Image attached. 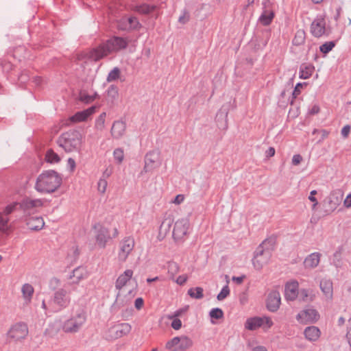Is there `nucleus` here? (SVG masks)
<instances>
[{
	"label": "nucleus",
	"instance_id": "f257e3e1",
	"mask_svg": "<svg viewBox=\"0 0 351 351\" xmlns=\"http://www.w3.org/2000/svg\"><path fill=\"white\" fill-rule=\"evenodd\" d=\"M128 45V40L125 38L113 36L98 47L93 48L87 53L88 58L93 61H98L107 56L117 53L125 49Z\"/></svg>",
	"mask_w": 351,
	"mask_h": 351
},
{
	"label": "nucleus",
	"instance_id": "f03ea898",
	"mask_svg": "<svg viewBox=\"0 0 351 351\" xmlns=\"http://www.w3.org/2000/svg\"><path fill=\"white\" fill-rule=\"evenodd\" d=\"M62 184V177L53 170H47L40 173L35 184V189L42 193H51Z\"/></svg>",
	"mask_w": 351,
	"mask_h": 351
},
{
	"label": "nucleus",
	"instance_id": "7ed1b4c3",
	"mask_svg": "<svg viewBox=\"0 0 351 351\" xmlns=\"http://www.w3.org/2000/svg\"><path fill=\"white\" fill-rule=\"evenodd\" d=\"M82 143L81 133L75 130L63 133L58 139V145L66 152L78 151Z\"/></svg>",
	"mask_w": 351,
	"mask_h": 351
},
{
	"label": "nucleus",
	"instance_id": "20e7f679",
	"mask_svg": "<svg viewBox=\"0 0 351 351\" xmlns=\"http://www.w3.org/2000/svg\"><path fill=\"white\" fill-rule=\"evenodd\" d=\"M272 245L271 239L265 240L256 249L254 258L252 260L253 265L256 270L261 269L270 261L271 257V250L267 248L268 245Z\"/></svg>",
	"mask_w": 351,
	"mask_h": 351
},
{
	"label": "nucleus",
	"instance_id": "39448f33",
	"mask_svg": "<svg viewBox=\"0 0 351 351\" xmlns=\"http://www.w3.org/2000/svg\"><path fill=\"white\" fill-rule=\"evenodd\" d=\"M86 321V314L83 310H79L62 325V330L66 333L78 332Z\"/></svg>",
	"mask_w": 351,
	"mask_h": 351
},
{
	"label": "nucleus",
	"instance_id": "423d86ee",
	"mask_svg": "<svg viewBox=\"0 0 351 351\" xmlns=\"http://www.w3.org/2000/svg\"><path fill=\"white\" fill-rule=\"evenodd\" d=\"M136 242L132 236L123 237L118 245L117 259L120 263H125L128 257L133 254Z\"/></svg>",
	"mask_w": 351,
	"mask_h": 351
},
{
	"label": "nucleus",
	"instance_id": "0eeeda50",
	"mask_svg": "<svg viewBox=\"0 0 351 351\" xmlns=\"http://www.w3.org/2000/svg\"><path fill=\"white\" fill-rule=\"evenodd\" d=\"M193 345V341L187 335L177 336L167 341L165 348L169 351H186Z\"/></svg>",
	"mask_w": 351,
	"mask_h": 351
},
{
	"label": "nucleus",
	"instance_id": "6e6552de",
	"mask_svg": "<svg viewBox=\"0 0 351 351\" xmlns=\"http://www.w3.org/2000/svg\"><path fill=\"white\" fill-rule=\"evenodd\" d=\"M131 330L132 326L128 323H116L108 328L104 337L108 341H114L128 335Z\"/></svg>",
	"mask_w": 351,
	"mask_h": 351
},
{
	"label": "nucleus",
	"instance_id": "1a4fd4ad",
	"mask_svg": "<svg viewBox=\"0 0 351 351\" xmlns=\"http://www.w3.org/2000/svg\"><path fill=\"white\" fill-rule=\"evenodd\" d=\"M29 330L27 325L23 322L13 324L7 332V338L14 342L22 341L28 335Z\"/></svg>",
	"mask_w": 351,
	"mask_h": 351
},
{
	"label": "nucleus",
	"instance_id": "9d476101",
	"mask_svg": "<svg viewBox=\"0 0 351 351\" xmlns=\"http://www.w3.org/2000/svg\"><path fill=\"white\" fill-rule=\"evenodd\" d=\"M310 29L311 33L314 37L320 38L328 36L330 34V29L326 27V15H317L313 21Z\"/></svg>",
	"mask_w": 351,
	"mask_h": 351
},
{
	"label": "nucleus",
	"instance_id": "9b49d317",
	"mask_svg": "<svg viewBox=\"0 0 351 351\" xmlns=\"http://www.w3.org/2000/svg\"><path fill=\"white\" fill-rule=\"evenodd\" d=\"M68 287L64 285L63 288L58 289L53 293L52 302L58 310L65 308L71 302L69 292L66 289Z\"/></svg>",
	"mask_w": 351,
	"mask_h": 351
},
{
	"label": "nucleus",
	"instance_id": "f8f14e48",
	"mask_svg": "<svg viewBox=\"0 0 351 351\" xmlns=\"http://www.w3.org/2000/svg\"><path fill=\"white\" fill-rule=\"evenodd\" d=\"M262 5L263 11L258 18V22L264 26H267L271 23L275 16L274 4L271 0H263Z\"/></svg>",
	"mask_w": 351,
	"mask_h": 351
},
{
	"label": "nucleus",
	"instance_id": "ddd939ff",
	"mask_svg": "<svg viewBox=\"0 0 351 351\" xmlns=\"http://www.w3.org/2000/svg\"><path fill=\"white\" fill-rule=\"evenodd\" d=\"M133 274V270L126 269L118 276L115 282V288L119 291L117 296V302H119L120 298L123 294L125 289L130 285Z\"/></svg>",
	"mask_w": 351,
	"mask_h": 351
},
{
	"label": "nucleus",
	"instance_id": "4468645a",
	"mask_svg": "<svg viewBox=\"0 0 351 351\" xmlns=\"http://www.w3.org/2000/svg\"><path fill=\"white\" fill-rule=\"evenodd\" d=\"M190 226L189 220L187 218H182L177 220L174 224L173 237L176 241H181L186 237Z\"/></svg>",
	"mask_w": 351,
	"mask_h": 351
},
{
	"label": "nucleus",
	"instance_id": "2eb2a0df",
	"mask_svg": "<svg viewBox=\"0 0 351 351\" xmlns=\"http://www.w3.org/2000/svg\"><path fill=\"white\" fill-rule=\"evenodd\" d=\"M160 151L156 149L149 151L147 153L145 157V165L142 173L152 172L155 169L158 168L160 165Z\"/></svg>",
	"mask_w": 351,
	"mask_h": 351
},
{
	"label": "nucleus",
	"instance_id": "dca6fc26",
	"mask_svg": "<svg viewBox=\"0 0 351 351\" xmlns=\"http://www.w3.org/2000/svg\"><path fill=\"white\" fill-rule=\"evenodd\" d=\"M296 319L303 324L315 323L319 319V314L317 310L309 308L300 311L297 315Z\"/></svg>",
	"mask_w": 351,
	"mask_h": 351
},
{
	"label": "nucleus",
	"instance_id": "f3484780",
	"mask_svg": "<svg viewBox=\"0 0 351 351\" xmlns=\"http://www.w3.org/2000/svg\"><path fill=\"white\" fill-rule=\"evenodd\" d=\"M88 273L86 268L83 267H78L73 269L67 278L69 280L67 284L69 286H73L78 285L82 280L88 278Z\"/></svg>",
	"mask_w": 351,
	"mask_h": 351
},
{
	"label": "nucleus",
	"instance_id": "a211bd4d",
	"mask_svg": "<svg viewBox=\"0 0 351 351\" xmlns=\"http://www.w3.org/2000/svg\"><path fill=\"white\" fill-rule=\"evenodd\" d=\"M343 197V191L340 189H335L330 191L327 197V205L330 211H335L341 204Z\"/></svg>",
	"mask_w": 351,
	"mask_h": 351
},
{
	"label": "nucleus",
	"instance_id": "6ab92c4d",
	"mask_svg": "<svg viewBox=\"0 0 351 351\" xmlns=\"http://www.w3.org/2000/svg\"><path fill=\"white\" fill-rule=\"evenodd\" d=\"M96 230L95 239L97 245L101 248H104L108 241L111 239L109 230L107 228L97 224L95 226Z\"/></svg>",
	"mask_w": 351,
	"mask_h": 351
},
{
	"label": "nucleus",
	"instance_id": "aec40b11",
	"mask_svg": "<svg viewBox=\"0 0 351 351\" xmlns=\"http://www.w3.org/2000/svg\"><path fill=\"white\" fill-rule=\"evenodd\" d=\"M280 294L278 291H271L267 299V308L271 312H276L280 307Z\"/></svg>",
	"mask_w": 351,
	"mask_h": 351
},
{
	"label": "nucleus",
	"instance_id": "412c9836",
	"mask_svg": "<svg viewBox=\"0 0 351 351\" xmlns=\"http://www.w3.org/2000/svg\"><path fill=\"white\" fill-rule=\"evenodd\" d=\"M43 201L41 199H24L21 203H19L20 208L23 210L24 213H29L32 210L43 206Z\"/></svg>",
	"mask_w": 351,
	"mask_h": 351
},
{
	"label": "nucleus",
	"instance_id": "4be33fe9",
	"mask_svg": "<svg viewBox=\"0 0 351 351\" xmlns=\"http://www.w3.org/2000/svg\"><path fill=\"white\" fill-rule=\"evenodd\" d=\"M299 284L297 281L293 280L289 282L285 285V294L288 300H294L298 295Z\"/></svg>",
	"mask_w": 351,
	"mask_h": 351
},
{
	"label": "nucleus",
	"instance_id": "5701e85b",
	"mask_svg": "<svg viewBox=\"0 0 351 351\" xmlns=\"http://www.w3.org/2000/svg\"><path fill=\"white\" fill-rule=\"evenodd\" d=\"M126 130V123L122 120L115 121L111 128V134L114 138H120L122 137Z\"/></svg>",
	"mask_w": 351,
	"mask_h": 351
},
{
	"label": "nucleus",
	"instance_id": "b1692460",
	"mask_svg": "<svg viewBox=\"0 0 351 351\" xmlns=\"http://www.w3.org/2000/svg\"><path fill=\"white\" fill-rule=\"evenodd\" d=\"M95 106H91L84 110L77 112L70 118V120L72 122L85 121L90 116L95 113Z\"/></svg>",
	"mask_w": 351,
	"mask_h": 351
},
{
	"label": "nucleus",
	"instance_id": "393cba45",
	"mask_svg": "<svg viewBox=\"0 0 351 351\" xmlns=\"http://www.w3.org/2000/svg\"><path fill=\"white\" fill-rule=\"evenodd\" d=\"M319 287L327 300H332L333 297V285L330 279L324 278L320 281Z\"/></svg>",
	"mask_w": 351,
	"mask_h": 351
},
{
	"label": "nucleus",
	"instance_id": "a878e982",
	"mask_svg": "<svg viewBox=\"0 0 351 351\" xmlns=\"http://www.w3.org/2000/svg\"><path fill=\"white\" fill-rule=\"evenodd\" d=\"M304 335L308 341L315 342L320 337L321 331L317 326H311L304 329Z\"/></svg>",
	"mask_w": 351,
	"mask_h": 351
},
{
	"label": "nucleus",
	"instance_id": "bb28decb",
	"mask_svg": "<svg viewBox=\"0 0 351 351\" xmlns=\"http://www.w3.org/2000/svg\"><path fill=\"white\" fill-rule=\"evenodd\" d=\"M173 223V218L171 215L166 217L160 226L158 237L162 239L169 232L171 226Z\"/></svg>",
	"mask_w": 351,
	"mask_h": 351
},
{
	"label": "nucleus",
	"instance_id": "cd10ccee",
	"mask_svg": "<svg viewBox=\"0 0 351 351\" xmlns=\"http://www.w3.org/2000/svg\"><path fill=\"white\" fill-rule=\"evenodd\" d=\"M21 293L24 304L29 305L34 293V288L31 284L25 283L21 287Z\"/></svg>",
	"mask_w": 351,
	"mask_h": 351
},
{
	"label": "nucleus",
	"instance_id": "c85d7f7f",
	"mask_svg": "<svg viewBox=\"0 0 351 351\" xmlns=\"http://www.w3.org/2000/svg\"><path fill=\"white\" fill-rule=\"evenodd\" d=\"M321 254L313 252L309 254L304 261V266L306 269L315 268L320 262Z\"/></svg>",
	"mask_w": 351,
	"mask_h": 351
},
{
	"label": "nucleus",
	"instance_id": "c756f323",
	"mask_svg": "<svg viewBox=\"0 0 351 351\" xmlns=\"http://www.w3.org/2000/svg\"><path fill=\"white\" fill-rule=\"evenodd\" d=\"M26 224L32 230H40L43 228L45 222L41 217H30L26 219Z\"/></svg>",
	"mask_w": 351,
	"mask_h": 351
},
{
	"label": "nucleus",
	"instance_id": "7c9ffc66",
	"mask_svg": "<svg viewBox=\"0 0 351 351\" xmlns=\"http://www.w3.org/2000/svg\"><path fill=\"white\" fill-rule=\"evenodd\" d=\"M261 327V317L248 318L245 323V328L249 330H256Z\"/></svg>",
	"mask_w": 351,
	"mask_h": 351
},
{
	"label": "nucleus",
	"instance_id": "2f4dec72",
	"mask_svg": "<svg viewBox=\"0 0 351 351\" xmlns=\"http://www.w3.org/2000/svg\"><path fill=\"white\" fill-rule=\"evenodd\" d=\"M315 67L312 64H302L300 69V77L308 79L313 73Z\"/></svg>",
	"mask_w": 351,
	"mask_h": 351
},
{
	"label": "nucleus",
	"instance_id": "473e14b6",
	"mask_svg": "<svg viewBox=\"0 0 351 351\" xmlns=\"http://www.w3.org/2000/svg\"><path fill=\"white\" fill-rule=\"evenodd\" d=\"M10 217L6 216L3 212H0V230L7 232L10 230Z\"/></svg>",
	"mask_w": 351,
	"mask_h": 351
},
{
	"label": "nucleus",
	"instance_id": "72a5a7b5",
	"mask_svg": "<svg viewBox=\"0 0 351 351\" xmlns=\"http://www.w3.org/2000/svg\"><path fill=\"white\" fill-rule=\"evenodd\" d=\"M305 32L303 29H299L296 32L295 35L293 39V43L295 45L299 46L302 45L305 41Z\"/></svg>",
	"mask_w": 351,
	"mask_h": 351
},
{
	"label": "nucleus",
	"instance_id": "f704fd0d",
	"mask_svg": "<svg viewBox=\"0 0 351 351\" xmlns=\"http://www.w3.org/2000/svg\"><path fill=\"white\" fill-rule=\"evenodd\" d=\"M203 292V289L199 287L191 288L188 290V294L189 296L195 299H202L204 297Z\"/></svg>",
	"mask_w": 351,
	"mask_h": 351
},
{
	"label": "nucleus",
	"instance_id": "c9c22d12",
	"mask_svg": "<svg viewBox=\"0 0 351 351\" xmlns=\"http://www.w3.org/2000/svg\"><path fill=\"white\" fill-rule=\"evenodd\" d=\"M45 159L49 163H58L60 161V156L52 149H49L46 152Z\"/></svg>",
	"mask_w": 351,
	"mask_h": 351
},
{
	"label": "nucleus",
	"instance_id": "e433bc0d",
	"mask_svg": "<svg viewBox=\"0 0 351 351\" xmlns=\"http://www.w3.org/2000/svg\"><path fill=\"white\" fill-rule=\"evenodd\" d=\"M128 22L129 23V30H138L141 27V23L135 16L128 17Z\"/></svg>",
	"mask_w": 351,
	"mask_h": 351
},
{
	"label": "nucleus",
	"instance_id": "4c0bfd02",
	"mask_svg": "<svg viewBox=\"0 0 351 351\" xmlns=\"http://www.w3.org/2000/svg\"><path fill=\"white\" fill-rule=\"evenodd\" d=\"M180 267L178 263L175 262H169L168 263V274L171 279L179 272Z\"/></svg>",
	"mask_w": 351,
	"mask_h": 351
},
{
	"label": "nucleus",
	"instance_id": "58836bf2",
	"mask_svg": "<svg viewBox=\"0 0 351 351\" xmlns=\"http://www.w3.org/2000/svg\"><path fill=\"white\" fill-rule=\"evenodd\" d=\"M121 74V71L118 67H114L112 70L110 71V72L108 73L107 76V82H111L113 81L117 80Z\"/></svg>",
	"mask_w": 351,
	"mask_h": 351
},
{
	"label": "nucleus",
	"instance_id": "ea45409f",
	"mask_svg": "<svg viewBox=\"0 0 351 351\" xmlns=\"http://www.w3.org/2000/svg\"><path fill=\"white\" fill-rule=\"evenodd\" d=\"M106 112H102L96 119L95 121V128L98 130H104L105 127V121H106Z\"/></svg>",
	"mask_w": 351,
	"mask_h": 351
},
{
	"label": "nucleus",
	"instance_id": "a19ab883",
	"mask_svg": "<svg viewBox=\"0 0 351 351\" xmlns=\"http://www.w3.org/2000/svg\"><path fill=\"white\" fill-rule=\"evenodd\" d=\"M155 6L148 4H143L136 7V10L141 14H148L153 12Z\"/></svg>",
	"mask_w": 351,
	"mask_h": 351
},
{
	"label": "nucleus",
	"instance_id": "79ce46f5",
	"mask_svg": "<svg viewBox=\"0 0 351 351\" xmlns=\"http://www.w3.org/2000/svg\"><path fill=\"white\" fill-rule=\"evenodd\" d=\"M274 322L269 317H261V328L265 331L268 330L273 326Z\"/></svg>",
	"mask_w": 351,
	"mask_h": 351
},
{
	"label": "nucleus",
	"instance_id": "37998d69",
	"mask_svg": "<svg viewBox=\"0 0 351 351\" xmlns=\"http://www.w3.org/2000/svg\"><path fill=\"white\" fill-rule=\"evenodd\" d=\"M108 186V182L105 178H101L97 182V191L100 194H104Z\"/></svg>",
	"mask_w": 351,
	"mask_h": 351
},
{
	"label": "nucleus",
	"instance_id": "c03bdc74",
	"mask_svg": "<svg viewBox=\"0 0 351 351\" xmlns=\"http://www.w3.org/2000/svg\"><path fill=\"white\" fill-rule=\"evenodd\" d=\"M335 46V43L333 41L326 42L319 47V50L323 53H328Z\"/></svg>",
	"mask_w": 351,
	"mask_h": 351
},
{
	"label": "nucleus",
	"instance_id": "a18cd8bd",
	"mask_svg": "<svg viewBox=\"0 0 351 351\" xmlns=\"http://www.w3.org/2000/svg\"><path fill=\"white\" fill-rule=\"evenodd\" d=\"M211 319H219L223 317V312L219 308H212L209 313Z\"/></svg>",
	"mask_w": 351,
	"mask_h": 351
},
{
	"label": "nucleus",
	"instance_id": "49530a36",
	"mask_svg": "<svg viewBox=\"0 0 351 351\" xmlns=\"http://www.w3.org/2000/svg\"><path fill=\"white\" fill-rule=\"evenodd\" d=\"M113 156L115 161L120 164L123 162L124 158V152L123 149L121 148H117L113 152Z\"/></svg>",
	"mask_w": 351,
	"mask_h": 351
},
{
	"label": "nucleus",
	"instance_id": "de8ad7c7",
	"mask_svg": "<svg viewBox=\"0 0 351 351\" xmlns=\"http://www.w3.org/2000/svg\"><path fill=\"white\" fill-rule=\"evenodd\" d=\"M19 205V203L18 202H13L8 205H7L4 209L3 210V213L8 217L12 213H14L16 210L17 206Z\"/></svg>",
	"mask_w": 351,
	"mask_h": 351
},
{
	"label": "nucleus",
	"instance_id": "09e8293b",
	"mask_svg": "<svg viewBox=\"0 0 351 351\" xmlns=\"http://www.w3.org/2000/svg\"><path fill=\"white\" fill-rule=\"evenodd\" d=\"M228 283V281L227 282V285L222 288L219 293L217 295V298L218 300L222 301L230 295V291Z\"/></svg>",
	"mask_w": 351,
	"mask_h": 351
},
{
	"label": "nucleus",
	"instance_id": "8fccbe9b",
	"mask_svg": "<svg viewBox=\"0 0 351 351\" xmlns=\"http://www.w3.org/2000/svg\"><path fill=\"white\" fill-rule=\"evenodd\" d=\"M129 23L128 22V17L123 16L117 21V27L121 30H129Z\"/></svg>",
	"mask_w": 351,
	"mask_h": 351
},
{
	"label": "nucleus",
	"instance_id": "3c124183",
	"mask_svg": "<svg viewBox=\"0 0 351 351\" xmlns=\"http://www.w3.org/2000/svg\"><path fill=\"white\" fill-rule=\"evenodd\" d=\"M60 280L58 278L53 277L50 279L49 286L51 289L56 290L60 286Z\"/></svg>",
	"mask_w": 351,
	"mask_h": 351
},
{
	"label": "nucleus",
	"instance_id": "603ef678",
	"mask_svg": "<svg viewBox=\"0 0 351 351\" xmlns=\"http://www.w3.org/2000/svg\"><path fill=\"white\" fill-rule=\"evenodd\" d=\"M317 193V191L316 190H313L310 192V195L308 196V199L313 203L312 206V209L314 210L316 206L318 205V201L317 198L315 197V195Z\"/></svg>",
	"mask_w": 351,
	"mask_h": 351
},
{
	"label": "nucleus",
	"instance_id": "864d4df0",
	"mask_svg": "<svg viewBox=\"0 0 351 351\" xmlns=\"http://www.w3.org/2000/svg\"><path fill=\"white\" fill-rule=\"evenodd\" d=\"M187 310V308H180L175 312H173L171 315H168L167 318L168 319H173V318H178L179 317L182 316L183 313H184Z\"/></svg>",
	"mask_w": 351,
	"mask_h": 351
},
{
	"label": "nucleus",
	"instance_id": "5fc2aeb1",
	"mask_svg": "<svg viewBox=\"0 0 351 351\" xmlns=\"http://www.w3.org/2000/svg\"><path fill=\"white\" fill-rule=\"evenodd\" d=\"M172 322L171 324V326L176 330H178L182 328V324L180 319L178 318H173L171 319Z\"/></svg>",
	"mask_w": 351,
	"mask_h": 351
},
{
	"label": "nucleus",
	"instance_id": "6e6d98bb",
	"mask_svg": "<svg viewBox=\"0 0 351 351\" xmlns=\"http://www.w3.org/2000/svg\"><path fill=\"white\" fill-rule=\"evenodd\" d=\"M118 95V88L114 85H111L108 89V95L112 98L117 97Z\"/></svg>",
	"mask_w": 351,
	"mask_h": 351
},
{
	"label": "nucleus",
	"instance_id": "4d7b16f0",
	"mask_svg": "<svg viewBox=\"0 0 351 351\" xmlns=\"http://www.w3.org/2000/svg\"><path fill=\"white\" fill-rule=\"evenodd\" d=\"M306 83H298L293 90V97L296 98L301 93V89L303 88L304 85H306Z\"/></svg>",
	"mask_w": 351,
	"mask_h": 351
},
{
	"label": "nucleus",
	"instance_id": "13d9d810",
	"mask_svg": "<svg viewBox=\"0 0 351 351\" xmlns=\"http://www.w3.org/2000/svg\"><path fill=\"white\" fill-rule=\"evenodd\" d=\"M184 200V195L182 194H179L176 196V197L171 200V203L175 204L176 205H179L182 204Z\"/></svg>",
	"mask_w": 351,
	"mask_h": 351
},
{
	"label": "nucleus",
	"instance_id": "bf43d9fd",
	"mask_svg": "<svg viewBox=\"0 0 351 351\" xmlns=\"http://www.w3.org/2000/svg\"><path fill=\"white\" fill-rule=\"evenodd\" d=\"M346 338L351 347V318H350L348 322Z\"/></svg>",
	"mask_w": 351,
	"mask_h": 351
},
{
	"label": "nucleus",
	"instance_id": "052dcab7",
	"mask_svg": "<svg viewBox=\"0 0 351 351\" xmlns=\"http://www.w3.org/2000/svg\"><path fill=\"white\" fill-rule=\"evenodd\" d=\"M188 280V276L186 275H181L179 276L176 280V282L179 285H183L186 283Z\"/></svg>",
	"mask_w": 351,
	"mask_h": 351
},
{
	"label": "nucleus",
	"instance_id": "680f3d73",
	"mask_svg": "<svg viewBox=\"0 0 351 351\" xmlns=\"http://www.w3.org/2000/svg\"><path fill=\"white\" fill-rule=\"evenodd\" d=\"M298 295H300L301 299L304 301H307L308 299V297H309L308 291L305 289H301L300 291L299 292Z\"/></svg>",
	"mask_w": 351,
	"mask_h": 351
},
{
	"label": "nucleus",
	"instance_id": "e2e57ef3",
	"mask_svg": "<svg viewBox=\"0 0 351 351\" xmlns=\"http://www.w3.org/2000/svg\"><path fill=\"white\" fill-rule=\"evenodd\" d=\"M302 160V157L300 154H295L292 158V164L295 166L298 165Z\"/></svg>",
	"mask_w": 351,
	"mask_h": 351
},
{
	"label": "nucleus",
	"instance_id": "0e129e2a",
	"mask_svg": "<svg viewBox=\"0 0 351 351\" xmlns=\"http://www.w3.org/2000/svg\"><path fill=\"white\" fill-rule=\"evenodd\" d=\"M350 126L349 125H345L341 130V135L343 138H347L350 132Z\"/></svg>",
	"mask_w": 351,
	"mask_h": 351
},
{
	"label": "nucleus",
	"instance_id": "69168bd1",
	"mask_svg": "<svg viewBox=\"0 0 351 351\" xmlns=\"http://www.w3.org/2000/svg\"><path fill=\"white\" fill-rule=\"evenodd\" d=\"M189 20V14L185 12L179 17V22L183 24L186 23Z\"/></svg>",
	"mask_w": 351,
	"mask_h": 351
},
{
	"label": "nucleus",
	"instance_id": "338daca9",
	"mask_svg": "<svg viewBox=\"0 0 351 351\" xmlns=\"http://www.w3.org/2000/svg\"><path fill=\"white\" fill-rule=\"evenodd\" d=\"M343 205L346 208H351V193L348 194L343 201Z\"/></svg>",
	"mask_w": 351,
	"mask_h": 351
},
{
	"label": "nucleus",
	"instance_id": "774afa93",
	"mask_svg": "<svg viewBox=\"0 0 351 351\" xmlns=\"http://www.w3.org/2000/svg\"><path fill=\"white\" fill-rule=\"evenodd\" d=\"M143 304H144V302L141 298H136L135 300V302H134L135 307L137 309H141L143 307Z\"/></svg>",
	"mask_w": 351,
	"mask_h": 351
}]
</instances>
